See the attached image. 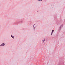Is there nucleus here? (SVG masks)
<instances>
[{"label":"nucleus","mask_w":65,"mask_h":65,"mask_svg":"<svg viewBox=\"0 0 65 65\" xmlns=\"http://www.w3.org/2000/svg\"><path fill=\"white\" fill-rule=\"evenodd\" d=\"M11 37H13V36H12V35H11Z\"/></svg>","instance_id":"nucleus-5"},{"label":"nucleus","mask_w":65,"mask_h":65,"mask_svg":"<svg viewBox=\"0 0 65 65\" xmlns=\"http://www.w3.org/2000/svg\"><path fill=\"white\" fill-rule=\"evenodd\" d=\"M53 32H54V30H53L51 33V35H52V34H53Z\"/></svg>","instance_id":"nucleus-2"},{"label":"nucleus","mask_w":65,"mask_h":65,"mask_svg":"<svg viewBox=\"0 0 65 65\" xmlns=\"http://www.w3.org/2000/svg\"><path fill=\"white\" fill-rule=\"evenodd\" d=\"M4 45H5L4 43H3V44H2L0 45V46H4Z\"/></svg>","instance_id":"nucleus-1"},{"label":"nucleus","mask_w":65,"mask_h":65,"mask_svg":"<svg viewBox=\"0 0 65 65\" xmlns=\"http://www.w3.org/2000/svg\"><path fill=\"white\" fill-rule=\"evenodd\" d=\"M34 25H35V24H34Z\"/></svg>","instance_id":"nucleus-7"},{"label":"nucleus","mask_w":65,"mask_h":65,"mask_svg":"<svg viewBox=\"0 0 65 65\" xmlns=\"http://www.w3.org/2000/svg\"><path fill=\"white\" fill-rule=\"evenodd\" d=\"M39 0V1H42V0Z\"/></svg>","instance_id":"nucleus-6"},{"label":"nucleus","mask_w":65,"mask_h":65,"mask_svg":"<svg viewBox=\"0 0 65 65\" xmlns=\"http://www.w3.org/2000/svg\"><path fill=\"white\" fill-rule=\"evenodd\" d=\"M44 41H45V39H44V40L43 41V42H44Z\"/></svg>","instance_id":"nucleus-3"},{"label":"nucleus","mask_w":65,"mask_h":65,"mask_svg":"<svg viewBox=\"0 0 65 65\" xmlns=\"http://www.w3.org/2000/svg\"><path fill=\"white\" fill-rule=\"evenodd\" d=\"M12 37L13 38H14V37Z\"/></svg>","instance_id":"nucleus-4"}]
</instances>
